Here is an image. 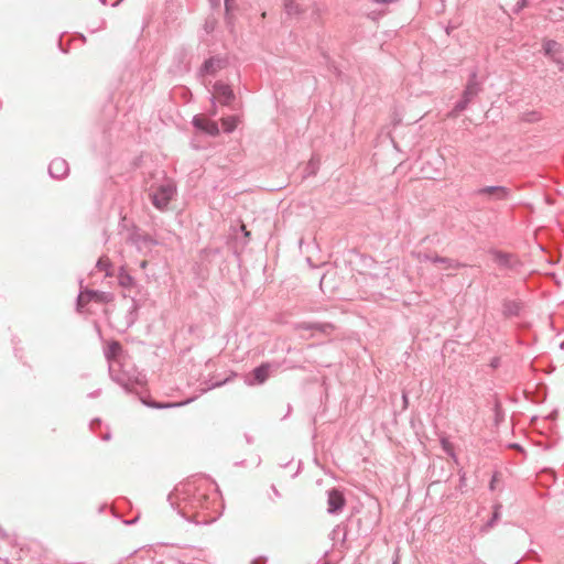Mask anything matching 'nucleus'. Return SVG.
Returning <instances> with one entry per match:
<instances>
[{"label":"nucleus","mask_w":564,"mask_h":564,"mask_svg":"<svg viewBox=\"0 0 564 564\" xmlns=\"http://www.w3.org/2000/svg\"><path fill=\"white\" fill-rule=\"evenodd\" d=\"M543 52L547 57H550L554 63L558 65L560 70L564 69V62L560 57V54L562 52V45L558 42L554 40L544 41Z\"/></svg>","instance_id":"nucleus-10"},{"label":"nucleus","mask_w":564,"mask_h":564,"mask_svg":"<svg viewBox=\"0 0 564 564\" xmlns=\"http://www.w3.org/2000/svg\"><path fill=\"white\" fill-rule=\"evenodd\" d=\"M169 501L185 520L195 524L215 522L220 513L215 509L216 495H207L195 482L181 484L169 495Z\"/></svg>","instance_id":"nucleus-1"},{"label":"nucleus","mask_w":564,"mask_h":564,"mask_svg":"<svg viewBox=\"0 0 564 564\" xmlns=\"http://www.w3.org/2000/svg\"><path fill=\"white\" fill-rule=\"evenodd\" d=\"M227 380L223 381V382H216L215 384H213V387H220L221 384H224Z\"/></svg>","instance_id":"nucleus-46"},{"label":"nucleus","mask_w":564,"mask_h":564,"mask_svg":"<svg viewBox=\"0 0 564 564\" xmlns=\"http://www.w3.org/2000/svg\"><path fill=\"white\" fill-rule=\"evenodd\" d=\"M121 351V345L118 341H112L108 345L105 357L107 360H111L118 356V354Z\"/></svg>","instance_id":"nucleus-22"},{"label":"nucleus","mask_w":564,"mask_h":564,"mask_svg":"<svg viewBox=\"0 0 564 564\" xmlns=\"http://www.w3.org/2000/svg\"><path fill=\"white\" fill-rule=\"evenodd\" d=\"M489 366H490L492 369H497V368L500 366V357H494V358L490 360Z\"/></svg>","instance_id":"nucleus-31"},{"label":"nucleus","mask_w":564,"mask_h":564,"mask_svg":"<svg viewBox=\"0 0 564 564\" xmlns=\"http://www.w3.org/2000/svg\"><path fill=\"white\" fill-rule=\"evenodd\" d=\"M121 1H122V0H118V1H116V2L112 4V7H117Z\"/></svg>","instance_id":"nucleus-48"},{"label":"nucleus","mask_w":564,"mask_h":564,"mask_svg":"<svg viewBox=\"0 0 564 564\" xmlns=\"http://www.w3.org/2000/svg\"><path fill=\"white\" fill-rule=\"evenodd\" d=\"M397 0H373L375 3H378V4H387V3H392V2H395Z\"/></svg>","instance_id":"nucleus-35"},{"label":"nucleus","mask_w":564,"mask_h":564,"mask_svg":"<svg viewBox=\"0 0 564 564\" xmlns=\"http://www.w3.org/2000/svg\"><path fill=\"white\" fill-rule=\"evenodd\" d=\"M468 105H469V101L466 100L462 96V98L455 104L453 111L456 112V113H459V112L464 111L467 108Z\"/></svg>","instance_id":"nucleus-30"},{"label":"nucleus","mask_w":564,"mask_h":564,"mask_svg":"<svg viewBox=\"0 0 564 564\" xmlns=\"http://www.w3.org/2000/svg\"><path fill=\"white\" fill-rule=\"evenodd\" d=\"M473 196L480 197L485 202H502L507 200L511 196V192L506 186L494 185V186H484L475 189L473 192Z\"/></svg>","instance_id":"nucleus-4"},{"label":"nucleus","mask_w":564,"mask_h":564,"mask_svg":"<svg viewBox=\"0 0 564 564\" xmlns=\"http://www.w3.org/2000/svg\"><path fill=\"white\" fill-rule=\"evenodd\" d=\"M116 364L111 362L109 365V373L113 381L120 384L126 391L132 392L138 387H142L144 384V376L139 372L130 373L126 370L119 371L116 370Z\"/></svg>","instance_id":"nucleus-2"},{"label":"nucleus","mask_w":564,"mask_h":564,"mask_svg":"<svg viewBox=\"0 0 564 564\" xmlns=\"http://www.w3.org/2000/svg\"><path fill=\"white\" fill-rule=\"evenodd\" d=\"M225 8H226V11L229 12V10L231 9L230 0H225Z\"/></svg>","instance_id":"nucleus-42"},{"label":"nucleus","mask_w":564,"mask_h":564,"mask_svg":"<svg viewBox=\"0 0 564 564\" xmlns=\"http://www.w3.org/2000/svg\"><path fill=\"white\" fill-rule=\"evenodd\" d=\"M437 163H438L440 165H442V164H443V162H442V160H441V159H437Z\"/></svg>","instance_id":"nucleus-50"},{"label":"nucleus","mask_w":564,"mask_h":564,"mask_svg":"<svg viewBox=\"0 0 564 564\" xmlns=\"http://www.w3.org/2000/svg\"><path fill=\"white\" fill-rule=\"evenodd\" d=\"M213 89L214 94L210 98L213 105L218 100L224 106H230L236 98L231 87L220 80L214 84Z\"/></svg>","instance_id":"nucleus-7"},{"label":"nucleus","mask_w":564,"mask_h":564,"mask_svg":"<svg viewBox=\"0 0 564 564\" xmlns=\"http://www.w3.org/2000/svg\"><path fill=\"white\" fill-rule=\"evenodd\" d=\"M441 444H442V448L444 449V452L448 456H451L455 462H457V457H456L453 444L449 441H447L446 438H442Z\"/></svg>","instance_id":"nucleus-25"},{"label":"nucleus","mask_w":564,"mask_h":564,"mask_svg":"<svg viewBox=\"0 0 564 564\" xmlns=\"http://www.w3.org/2000/svg\"><path fill=\"white\" fill-rule=\"evenodd\" d=\"M318 169V160H316L314 156L307 163V166L305 169L306 175H313L316 173Z\"/></svg>","instance_id":"nucleus-29"},{"label":"nucleus","mask_w":564,"mask_h":564,"mask_svg":"<svg viewBox=\"0 0 564 564\" xmlns=\"http://www.w3.org/2000/svg\"><path fill=\"white\" fill-rule=\"evenodd\" d=\"M478 93L479 86L476 82V73H471L467 86L464 89L463 97L470 102Z\"/></svg>","instance_id":"nucleus-19"},{"label":"nucleus","mask_w":564,"mask_h":564,"mask_svg":"<svg viewBox=\"0 0 564 564\" xmlns=\"http://www.w3.org/2000/svg\"><path fill=\"white\" fill-rule=\"evenodd\" d=\"M369 17L372 19V20H376L377 19V13L375 11L370 12L369 13Z\"/></svg>","instance_id":"nucleus-44"},{"label":"nucleus","mask_w":564,"mask_h":564,"mask_svg":"<svg viewBox=\"0 0 564 564\" xmlns=\"http://www.w3.org/2000/svg\"><path fill=\"white\" fill-rule=\"evenodd\" d=\"M101 4L106 6L107 4V0H99Z\"/></svg>","instance_id":"nucleus-49"},{"label":"nucleus","mask_w":564,"mask_h":564,"mask_svg":"<svg viewBox=\"0 0 564 564\" xmlns=\"http://www.w3.org/2000/svg\"><path fill=\"white\" fill-rule=\"evenodd\" d=\"M542 119V116L536 110L525 111L521 115V120L524 122H536Z\"/></svg>","instance_id":"nucleus-23"},{"label":"nucleus","mask_w":564,"mask_h":564,"mask_svg":"<svg viewBox=\"0 0 564 564\" xmlns=\"http://www.w3.org/2000/svg\"><path fill=\"white\" fill-rule=\"evenodd\" d=\"M402 400H403V408L406 409V406H408V394L405 392H403V394H402Z\"/></svg>","instance_id":"nucleus-37"},{"label":"nucleus","mask_w":564,"mask_h":564,"mask_svg":"<svg viewBox=\"0 0 564 564\" xmlns=\"http://www.w3.org/2000/svg\"><path fill=\"white\" fill-rule=\"evenodd\" d=\"M117 279L118 284L124 290H131L135 286L134 278L128 273L123 267L119 269Z\"/></svg>","instance_id":"nucleus-18"},{"label":"nucleus","mask_w":564,"mask_h":564,"mask_svg":"<svg viewBox=\"0 0 564 564\" xmlns=\"http://www.w3.org/2000/svg\"><path fill=\"white\" fill-rule=\"evenodd\" d=\"M99 394H100V390L98 389V390H95L94 392H90L88 394V397L89 398H97Z\"/></svg>","instance_id":"nucleus-39"},{"label":"nucleus","mask_w":564,"mask_h":564,"mask_svg":"<svg viewBox=\"0 0 564 564\" xmlns=\"http://www.w3.org/2000/svg\"><path fill=\"white\" fill-rule=\"evenodd\" d=\"M489 253L500 269L517 271L521 267V261L513 253L498 249H490Z\"/></svg>","instance_id":"nucleus-6"},{"label":"nucleus","mask_w":564,"mask_h":564,"mask_svg":"<svg viewBox=\"0 0 564 564\" xmlns=\"http://www.w3.org/2000/svg\"><path fill=\"white\" fill-rule=\"evenodd\" d=\"M113 299L110 292L96 291V290H82L77 296V310L82 311L88 302L109 303Z\"/></svg>","instance_id":"nucleus-5"},{"label":"nucleus","mask_w":564,"mask_h":564,"mask_svg":"<svg viewBox=\"0 0 564 564\" xmlns=\"http://www.w3.org/2000/svg\"><path fill=\"white\" fill-rule=\"evenodd\" d=\"M176 193V186L171 180H165L161 185L151 188L150 197L153 206L164 210Z\"/></svg>","instance_id":"nucleus-3"},{"label":"nucleus","mask_w":564,"mask_h":564,"mask_svg":"<svg viewBox=\"0 0 564 564\" xmlns=\"http://www.w3.org/2000/svg\"><path fill=\"white\" fill-rule=\"evenodd\" d=\"M147 263H148L147 261H142V262H141V268H145V267H147Z\"/></svg>","instance_id":"nucleus-47"},{"label":"nucleus","mask_w":564,"mask_h":564,"mask_svg":"<svg viewBox=\"0 0 564 564\" xmlns=\"http://www.w3.org/2000/svg\"><path fill=\"white\" fill-rule=\"evenodd\" d=\"M100 438L102 441H109L111 438V434L109 432H107L104 435H101Z\"/></svg>","instance_id":"nucleus-40"},{"label":"nucleus","mask_w":564,"mask_h":564,"mask_svg":"<svg viewBox=\"0 0 564 564\" xmlns=\"http://www.w3.org/2000/svg\"><path fill=\"white\" fill-rule=\"evenodd\" d=\"M245 437H246V442H247L248 444H252V443H253V437H252V436H250V435L246 434V435H245Z\"/></svg>","instance_id":"nucleus-41"},{"label":"nucleus","mask_w":564,"mask_h":564,"mask_svg":"<svg viewBox=\"0 0 564 564\" xmlns=\"http://www.w3.org/2000/svg\"><path fill=\"white\" fill-rule=\"evenodd\" d=\"M192 401V399L185 401V402H181V403H158V402H153V403H147L149 406L151 408H155V409H167V408H176V406H181L183 404H187Z\"/></svg>","instance_id":"nucleus-28"},{"label":"nucleus","mask_w":564,"mask_h":564,"mask_svg":"<svg viewBox=\"0 0 564 564\" xmlns=\"http://www.w3.org/2000/svg\"><path fill=\"white\" fill-rule=\"evenodd\" d=\"M0 534H1L2 536H4V535H6L1 528H0Z\"/></svg>","instance_id":"nucleus-51"},{"label":"nucleus","mask_w":564,"mask_h":564,"mask_svg":"<svg viewBox=\"0 0 564 564\" xmlns=\"http://www.w3.org/2000/svg\"><path fill=\"white\" fill-rule=\"evenodd\" d=\"M193 126L200 131H204L208 135L216 137L219 134V128L217 122L205 119L202 116H194L192 120Z\"/></svg>","instance_id":"nucleus-12"},{"label":"nucleus","mask_w":564,"mask_h":564,"mask_svg":"<svg viewBox=\"0 0 564 564\" xmlns=\"http://www.w3.org/2000/svg\"><path fill=\"white\" fill-rule=\"evenodd\" d=\"M69 172V166L66 160L56 158L48 165V174L51 177L59 180L65 177Z\"/></svg>","instance_id":"nucleus-14"},{"label":"nucleus","mask_w":564,"mask_h":564,"mask_svg":"<svg viewBox=\"0 0 564 564\" xmlns=\"http://www.w3.org/2000/svg\"><path fill=\"white\" fill-rule=\"evenodd\" d=\"M500 509H501L500 505H496L494 507L492 516H491L490 520L485 524V529H490L496 524V522L500 518Z\"/></svg>","instance_id":"nucleus-27"},{"label":"nucleus","mask_w":564,"mask_h":564,"mask_svg":"<svg viewBox=\"0 0 564 564\" xmlns=\"http://www.w3.org/2000/svg\"><path fill=\"white\" fill-rule=\"evenodd\" d=\"M346 503L343 492L336 488L327 491V512L329 514H336L340 512Z\"/></svg>","instance_id":"nucleus-9"},{"label":"nucleus","mask_w":564,"mask_h":564,"mask_svg":"<svg viewBox=\"0 0 564 564\" xmlns=\"http://www.w3.org/2000/svg\"><path fill=\"white\" fill-rule=\"evenodd\" d=\"M465 486H466V474L460 473L459 474V488L462 489Z\"/></svg>","instance_id":"nucleus-32"},{"label":"nucleus","mask_w":564,"mask_h":564,"mask_svg":"<svg viewBox=\"0 0 564 564\" xmlns=\"http://www.w3.org/2000/svg\"><path fill=\"white\" fill-rule=\"evenodd\" d=\"M252 564H263L261 558L253 560Z\"/></svg>","instance_id":"nucleus-45"},{"label":"nucleus","mask_w":564,"mask_h":564,"mask_svg":"<svg viewBox=\"0 0 564 564\" xmlns=\"http://www.w3.org/2000/svg\"><path fill=\"white\" fill-rule=\"evenodd\" d=\"M514 564H520V560H518Z\"/></svg>","instance_id":"nucleus-52"},{"label":"nucleus","mask_w":564,"mask_h":564,"mask_svg":"<svg viewBox=\"0 0 564 564\" xmlns=\"http://www.w3.org/2000/svg\"><path fill=\"white\" fill-rule=\"evenodd\" d=\"M271 489H272V491H273V494H274V496H275V497H278V498H280V497H281L280 491L278 490V488H276L274 485H272V486H271Z\"/></svg>","instance_id":"nucleus-38"},{"label":"nucleus","mask_w":564,"mask_h":564,"mask_svg":"<svg viewBox=\"0 0 564 564\" xmlns=\"http://www.w3.org/2000/svg\"><path fill=\"white\" fill-rule=\"evenodd\" d=\"M522 302L517 300L505 299L502 301L501 313L506 318L518 317L522 311Z\"/></svg>","instance_id":"nucleus-15"},{"label":"nucleus","mask_w":564,"mask_h":564,"mask_svg":"<svg viewBox=\"0 0 564 564\" xmlns=\"http://www.w3.org/2000/svg\"><path fill=\"white\" fill-rule=\"evenodd\" d=\"M129 242L133 245L139 251H150L158 241L149 234L133 230L128 238Z\"/></svg>","instance_id":"nucleus-8"},{"label":"nucleus","mask_w":564,"mask_h":564,"mask_svg":"<svg viewBox=\"0 0 564 564\" xmlns=\"http://www.w3.org/2000/svg\"><path fill=\"white\" fill-rule=\"evenodd\" d=\"M137 310H138L137 301L134 299H131L129 301V307H128V312H127L126 319H124V324L127 327L132 326L134 324V322L137 321Z\"/></svg>","instance_id":"nucleus-20"},{"label":"nucleus","mask_w":564,"mask_h":564,"mask_svg":"<svg viewBox=\"0 0 564 564\" xmlns=\"http://www.w3.org/2000/svg\"><path fill=\"white\" fill-rule=\"evenodd\" d=\"M527 1H528V0H520V1H518V3H517V8H516V11L518 12V11H520L521 9H523V8L527 6Z\"/></svg>","instance_id":"nucleus-34"},{"label":"nucleus","mask_w":564,"mask_h":564,"mask_svg":"<svg viewBox=\"0 0 564 564\" xmlns=\"http://www.w3.org/2000/svg\"><path fill=\"white\" fill-rule=\"evenodd\" d=\"M295 328L297 330H315L322 334H329L334 329V325L330 323L301 322L296 324Z\"/></svg>","instance_id":"nucleus-16"},{"label":"nucleus","mask_w":564,"mask_h":564,"mask_svg":"<svg viewBox=\"0 0 564 564\" xmlns=\"http://www.w3.org/2000/svg\"><path fill=\"white\" fill-rule=\"evenodd\" d=\"M96 267L100 270V271H106V275L109 276L111 275L109 269L111 267V263L109 261L108 258H105V257H101L98 259L97 263H96Z\"/></svg>","instance_id":"nucleus-26"},{"label":"nucleus","mask_w":564,"mask_h":564,"mask_svg":"<svg viewBox=\"0 0 564 564\" xmlns=\"http://www.w3.org/2000/svg\"><path fill=\"white\" fill-rule=\"evenodd\" d=\"M226 61L221 57H209L207 58L199 68L200 76L215 75L218 70L224 68Z\"/></svg>","instance_id":"nucleus-13"},{"label":"nucleus","mask_w":564,"mask_h":564,"mask_svg":"<svg viewBox=\"0 0 564 564\" xmlns=\"http://www.w3.org/2000/svg\"><path fill=\"white\" fill-rule=\"evenodd\" d=\"M100 420L99 419H95L90 422V429L94 431L95 430V425H100Z\"/></svg>","instance_id":"nucleus-36"},{"label":"nucleus","mask_w":564,"mask_h":564,"mask_svg":"<svg viewBox=\"0 0 564 564\" xmlns=\"http://www.w3.org/2000/svg\"><path fill=\"white\" fill-rule=\"evenodd\" d=\"M223 129L225 132L230 133L237 127V118L236 117H227L221 120Z\"/></svg>","instance_id":"nucleus-24"},{"label":"nucleus","mask_w":564,"mask_h":564,"mask_svg":"<svg viewBox=\"0 0 564 564\" xmlns=\"http://www.w3.org/2000/svg\"><path fill=\"white\" fill-rule=\"evenodd\" d=\"M105 24H106V22H105V20H102L100 22V25L98 28L94 29L93 32L97 31L98 29H102L105 26Z\"/></svg>","instance_id":"nucleus-43"},{"label":"nucleus","mask_w":564,"mask_h":564,"mask_svg":"<svg viewBox=\"0 0 564 564\" xmlns=\"http://www.w3.org/2000/svg\"><path fill=\"white\" fill-rule=\"evenodd\" d=\"M423 172L427 178H436V175L440 174V169H437L435 173H429L425 169H423Z\"/></svg>","instance_id":"nucleus-33"},{"label":"nucleus","mask_w":564,"mask_h":564,"mask_svg":"<svg viewBox=\"0 0 564 564\" xmlns=\"http://www.w3.org/2000/svg\"><path fill=\"white\" fill-rule=\"evenodd\" d=\"M285 13L290 17L299 15L302 10L294 0H283Z\"/></svg>","instance_id":"nucleus-21"},{"label":"nucleus","mask_w":564,"mask_h":564,"mask_svg":"<svg viewBox=\"0 0 564 564\" xmlns=\"http://www.w3.org/2000/svg\"><path fill=\"white\" fill-rule=\"evenodd\" d=\"M419 259L421 261H430V262L435 263V264H442L445 270H448V269H460V268L466 267L465 263H462V262H459L457 260H454L452 258L440 257V256H431V254H427V253L419 256Z\"/></svg>","instance_id":"nucleus-11"},{"label":"nucleus","mask_w":564,"mask_h":564,"mask_svg":"<svg viewBox=\"0 0 564 564\" xmlns=\"http://www.w3.org/2000/svg\"><path fill=\"white\" fill-rule=\"evenodd\" d=\"M323 564H330V562H324Z\"/></svg>","instance_id":"nucleus-53"},{"label":"nucleus","mask_w":564,"mask_h":564,"mask_svg":"<svg viewBox=\"0 0 564 564\" xmlns=\"http://www.w3.org/2000/svg\"><path fill=\"white\" fill-rule=\"evenodd\" d=\"M270 373V365L261 364L256 367L252 371L253 379L249 380L250 384H262L268 378Z\"/></svg>","instance_id":"nucleus-17"}]
</instances>
